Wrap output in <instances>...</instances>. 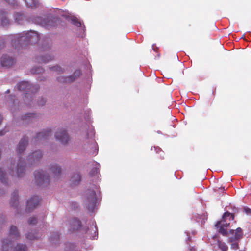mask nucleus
<instances>
[{
  "label": "nucleus",
  "instance_id": "obj_19",
  "mask_svg": "<svg viewBox=\"0 0 251 251\" xmlns=\"http://www.w3.org/2000/svg\"><path fill=\"white\" fill-rule=\"evenodd\" d=\"M57 80L60 83H71L75 80V78L73 76H70L69 77L61 76L57 78Z\"/></svg>",
  "mask_w": 251,
  "mask_h": 251
},
{
  "label": "nucleus",
  "instance_id": "obj_46",
  "mask_svg": "<svg viewBox=\"0 0 251 251\" xmlns=\"http://www.w3.org/2000/svg\"><path fill=\"white\" fill-rule=\"evenodd\" d=\"M51 241H53V242H54V240L52 239V237H51Z\"/></svg>",
  "mask_w": 251,
  "mask_h": 251
},
{
  "label": "nucleus",
  "instance_id": "obj_31",
  "mask_svg": "<svg viewBox=\"0 0 251 251\" xmlns=\"http://www.w3.org/2000/svg\"><path fill=\"white\" fill-rule=\"evenodd\" d=\"M50 69L53 70L58 73H63V70L62 68L59 66H55L50 68Z\"/></svg>",
  "mask_w": 251,
  "mask_h": 251
},
{
  "label": "nucleus",
  "instance_id": "obj_48",
  "mask_svg": "<svg viewBox=\"0 0 251 251\" xmlns=\"http://www.w3.org/2000/svg\"><path fill=\"white\" fill-rule=\"evenodd\" d=\"M158 151H160V150H161V149H160V148H158Z\"/></svg>",
  "mask_w": 251,
  "mask_h": 251
},
{
  "label": "nucleus",
  "instance_id": "obj_36",
  "mask_svg": "<svg viewBox=\"0 0 251 251\" xmlns=\"http://www.w3.org/2000/svg\"><path fill=\"white\" fill-rule=\"evenodd\" d=\"M231 244V248L234 250H237L239 249V245L238 242L235 241L232 242Z\"/></svg>",
  "mask_w": 251,
  "mask_h": 251
},
{
  "label": "nucleus",
  "instance_id": "obj_26",
  "mask_svg": "<svg viewBox=\"0 0 251 251\" xmlns=\"http://www.w3.org/2000/svg\"><path fill=\"white\" fill-rule=\"evenodd\" d=\"M27 247L25 244H19L15 247L13 251H26Z\"/></svg>",
  "mask_w": 251,
  "mask_h": 251
},
{
  "label": "nucleus",
  "instance_id": "obj_9",
  "mask_svg": "<svg viewBox=\"0 0 251 251\" xmlns=\"http://www.w3.org/2000/svg\"><path fill=\"white\" fill-rule=\"evenodd\" d=\"M51 135V131L50 129L44 130L43 132L38 133L36 136L34 138V141L38 142L39 141L45 140L48 138L49 136Z\"/></svg>",
  "mask_w": 251,
  "mask_h": 251
},
{
  "label": "nucleus",
  "instance_id": "obj_41",
  "mask_svg": "<svg viewBox=\"0 0 251 251\" xmlns=\"http://www.w3.org/2000/svg\"><path fill=\"white\" fill-rule=\"evenodd\" d=\"M190 251H196V248L194 247H190Z\"/></svg>",
  "mask_w": 251,
  "mask_h": 251
},
{
  "label": "nucleus",
  "instance_id": "obj_23",
  "mask_svg": "<svg viewBox=\"0 0 251 251\" xmlns=\"http://www.w3.org/2000/svg\"><path fill=\"white\" fill-rule=\"evenodd\" d=\"M35 231H34V233H33L32 232H29V233H27L26 234V238L27 239L32 240L37 239L39 238L42 235V234H39V233H36V235H35Z\"/></svg>",
  "mask_w": 251,
  "mask_h": 251
},
{
  "label": "nucleus",
  "instance_id": "obj_17",
  "mask_svg": "<svg viewBox=\"0 0 251 251\" xmlns=\"http://www.w3.org/2000/svg\"><path fill=\"white\" fill-rule=\"evenodd\" d=\"M81 180V176L78 173H75L71 176L70 181L72 185H77Z\"/></svg>",
  "mask_w": 251,
  "mask_h": 251
},
{
  "label": "nucleus",
  "instance_id": "obj_4",
  "mask_svg": "<svg viewBox=\"0 0 251 251\" xmlns=\"http://www.w3.org/2000/svg\"><path fill=\"white\" fill-rule=\"evenodd\" d=\"M35 179L38 185H43L48 184L49 178L50 176L45 175L43 170L35 171L34 173Z\"/></svg>",
  "mask_w": 251,
  "mask_h": 251
},
{
  "label": "nucleus",
  "instance_id": "obj_25",
  "mask_svg": "<svg viewBox=\"0 0 251 251\" xmlns=\"http://www.w3.org/2000/svg\"><path fill=\"white\" fill-rule=\"evenodd\" d=\"M37 117V115L36 114L34 113H28L25 115L23 118V120L24 121H30L33 120L34 119L36 118Z\"/></svg>",
  "mask_w": 251,
  "mask_h": 251
},
{
  "label": "nucleus",
  "instance_id": "obj_14",
  "mask_svg": "<svg viewBox=\"0 0 251 251\" xmlns=\"http://www.w3.org/2000/svg\"><path fill=\"white\" fill-rule=\"evenodd\" d=\"M14 62L13 58L7 55L3 56L1 58V64L2 66L9 67L13 65Z\"/></svg>",
  "mask_w": 251,
  "mask_h": 251
},
{
  "label": "nucleus",
  "instance_id": "obj_39",
  "mask_svg": "<svg viewBox=\"0 0 251 251\" xmlns=\"http://www.w3.org/2000/svg\"><path fill=\"white\" fill-rule=\"evenodd\" d=\"M5 1L11 5H14L15 3V0H5Z\"/></svg>",
  "mask_w": 251,
  "mask_h": 251
},
{
  "label": "nucleus",
  "instance_id": "obj_13",
  "mask_svg": "<svg viewBox=\"0 0 251 251\" xmlns=\"http://www.w3.org/2000/svg\"><path fill=\"white\" fill-rule=\"evenodd\" d=\"M28 143V138L24 137L20 140L17 147V151L20 154L24 152Z\"/></svg>",
  "mask_w": 251,
  "mask_h": 251
},
{
  "label": "nucleus",
  "instance_id": "obj_15",
  "mask_svg": "<svg viewBox=\"0 0 251 251\" xmlns=\"http://www.w3.org/2000/svg\"><path fill=\"white\" fill-rule=\"evenodd\" d=\"M25 170V162L19 159V162L17 164L16 168V174L18 177H21L23 176V174Z\"/></svg>",
  "mask_w": 251,
  "mask_h": 251
},
{
  "label": "nucleus",
  "instance_id": "obj_18",
  "mask_svg": "<svg viewBox=\"0 0 251 251\" xmlns=\"http://www.w3.org/2000/svg\"><path fill=\"white\" fill-rule=\"evenodd\" d=\"M12 245V242L11 240L6 239L2 241V247L3 251H8L10 247Z\"/></svg>",
  "mask_w": 251,
  "mask_h": 251
},
{
  "label": "nucleus",
  "instance_id": "obj_43",
  "mask_svg": "<svg viewBox=\"0 0 251 251\" xmlns=\"http://www.w3.org/2000/svg\"><path fill=\"white\" fill-rule=\"evenodd\" d=\"M6 132H4L3 130L0 131V136H2Z\"/></svg>",
  "mask_w": 251,
  "mask_h": 251
},
{
  "label": "nucleus",
  "instance_id": "obj_37",
  "mask_svg": "<svg viewBox=\"0 0 251 251\" xmlns=\"http://www.w3.org/2000/svg\"><path fill=\"white\" fill-rule=\"evenodd\" d=\"M46 100L44 98H42L38 102V105L40 106H43L46 103Z\"/></svg>",
  "mask_w": 251,
  "mask_h": 251
},
{
  "label": "nucleus",
  "instance_id": "obj_11",
  "mask_svg": "<svg viewBox=\"0 0 251 251\" xmlns=\"http://www.w3.org/2000/svg\"><path fill=\"white\" fill-rule=\"evenodd\" d=\"M81 221L76 218H73L70 222V230L74 232L78 230L81 226Z\"/></svg>",
  "mask_w": 251,
  "mask_h": 251
},
{
  "label": "nucleus",
  "instance_id": "obj_40",
  "mask_svg": "<svg viewBox=\"0 0 251 251\" xmlns=\"http://www.w3.org/2000/svg\"><path fill=\"white\" fill-rule=\"evenodd\" d=\"M20 16L21 17V18H20V19H21V20H22L23 16H22L21 14H20V15L19 14H17L16 15L15 19L17 20V19H18V16Z\"/></svg>",
  "mask_w": 251,
  "mask_h": 251
},
{
  "label": "nucleus",
  "instance_id": "obj_47",
  "mask_svg": "<svg viewBox=\"0 0 251 251\" xmlns=\"http://www.w3.org/2000/svg\"><path fill=\"white\" fill-rule=\"evenodd\" d=\"M7 93H9V90H8L7 91Z\"/></svg>",
  "mask_w": 251,
  "mask_h": 251
},
{
  "label": "nucleus",
  "instance_id": "obj_12",
  "mask_svg": "<svg viewBox=\"0 0 251 251\" xmlns=\"http://www.w3.org/2000/svg\"><path fill=\"white\" fill-rule=\"evenodd\" d=\"M61 172V168L56 164L52 165L49 169V173L54 178L58 177Z\"/></svg>",
  "mask_w": 251,
  "mask_h": 251
},
{
  "label": "nucleus",
  "instance_id": "obj_32",
  "mask_svg": "<svg viewBox=\"0 0 251 251\" xmlns=\"http://www.w3.org/2000/svg\"><path fill=\"white\" fill-rule=\"evenodd\" d=\"M29 225H35L37 222V218L36 217H30L28 221Z\"/></svg>",
  "mask_w": 251,
  "mask_h": 251
},
{
  "label": "nucleus",
  "instance_id": "obj_42",
  "mask_svg": "<svg viewBox=\"0 0 251 251\" xmlns=\"http://www.w3.org/2000/svg\"><path fill=\"white\" fill-rule=\"evenodd\" d=\"M55 239H56V241H57L59 240V235L57 234L56 235H55Z\"/></svg>",
  "mask_w": 251,
  "mask_h": 251
},
{
  "label": "nucleus",
  "instance_id": "obj_27",
  "mask_svg": "<svg viewBox=\"0 0 251 251\" xmlns=\"http://www.w3.org/2000/svg\"><path fill=\"white\" fill-rule=\"evenodd\" d=\"M218 245L219 249L221 250L222 251H227L228 250V247L226 244L220 240L218 241Z\"/></svg>",
  "mask_w": 251,
  "mask_h": 251
},
{
  "label": "nucleus",
  "instance_id": "obj_34",
  "mask_svg": "<svg viewBox=\"0 0 251 251\" xmlns=\"http://www.w3.org/2000/svg\"><path fill=\"white\" fill-rule=\"evenodd\" d=\"M9 21L7 17H4L3 16L1 19V24L3 26H6L9 24Z\"/></svg>",
  "mask_w": 251,
  "mask_h": 251
},
{
  "label": "nucleus",
  "instance_id": "obj_1",
  "mask_svg": "<svg viewBox=\"0 0 251 251\" xmlns=\"http://www.w3.org/2000/svg\"><path fill=\"white\" fill-rule=\"evenodd\" d=\"M12 38L13 46L15 48L25 47L29 43L35 44L39 39V35L36 32L29 31L24 32L13 36Z\"/></svg>",
  "mask_w": 251,
  "mask_h": 251
},
{
  "label": "nucleus",
  "instance_id": "obj_2",
  "mask_svg": "<svg viewBox=\"0 0 251 251\" xmlns=\"http://www.w3.org/2000/svg\"><path fill=\"white\" fill-rule=\"evenodd\" d=\"M18 89L20 91H24L25 92V95L24 97V101L26 104L31 105V102H32V97L31 94L28 93V92L32 91L33 93V90H37L38 88L36 86H31L27 81H23L19 83L18 86Z\"/></svg>",
  "mask_w": 251,
  "mask_h": 251
},
{
  "label": "nucleus",
  "instance_id": "obj_44",
  "mask_svg": "<svg viewBox=\"0 0 251 251\" xmlns=\"http://www.w3.org/2000/svg\"><path fill=\"white\" fill-rule=\"evenodd\" d=\"M230 233L233 234V233H234V231L233 230H231L230 231Z\"/></svg>",
  "mask_w": 251,
  "mask_h": 251
},
{
  "label": "nucleus",
  "instance_id": "obj_35",
  "mask_svg": "<svg viewBox=\"0 0 251 251\" xmlns=\"http://www.w3.org/2000/svg\"><path fill=\"white\" fill-rule=\"evenodd\" d=\"M81 75V72L80 70H76L75 72L74 73V74L72 75L71 76H73L75 78V79L76 78H77L78 77L80 76Z\"/></svg>",
  "mask_w": 251,
  "mask_h": 251
},
{
  "label": "nucleus",
  "instance_id": "obj_3",
  "mask_svg": "<svg viewBox=\"0 0 251 251\" xmlns=\"http://www.w3.org/2000/svg\"><path fill=\"white\" fill-rule=\"evenodd\" d=\"M95 186L92 189H88L86 192V198L85 204L90 211L93 212L97 206L96 194L94 190Z\"/></svg>",
  "mask_w": 251,
  "mask_h": 251
},
{
  "label": "nucleus",
  "instance_id": "obj_45",
  "mask_svg": "<svg viewBox=\"0 0 251 251\" xmlns=\"http://www.w3.org/2000/svg\"><path fill=\"white\" fill-rule=\"evenodd\" d=\"M92 145H93V146H95V143L93 142V140H92Z\"/></svg>",
  "mask_w": 251,
  "mask_h": 251
},
{
  "label": "nucleus",
  "instance_id": "obj_6",
  "mask_svg": "<svg viewBox=\"0 0 251 251\" xmlns=\"http://www.w3.org/2000/svg\"><path fill=\"white\" fill-rule=\"evenodd\" d=\"M55 138L62 144H66L69 141V137L66 131L64 129H60L56 132Z\"/></svg>",
  "mask_w": 251,
  "mask_h": 251
},
{
  "label": "nucleus",
  "instance_id": "obj_21",
  "mask_svg": "<svg viewBox=\"0 0 251 251\" xmlns=\"http://www.w3.org/2000/svg\"><path fill=\"white\" fill-rule=\"evenodd\" d=\"M9 235L13 236V238H18L20 237L18 229L16 226H12L10 227L9 230Z\"/></svg>",
  "mask_w": 251,
  "mask_h": 251
},
{
  "label": "nucleus",
  "instance_id": "obj_8",
  "mask_svg": "<svg viewBox=\"0 0 251 251\" xmlns=\"http://www.w3.org/2000/svg\"><path fill=\"white\" fill-rule=\"evenodd\" d=\"M60 20L58 18L55 17L47 18L41 21L40 24L46 28L51 26H55L57 23H59Z\"/></svg>",
  "mask_w": 251,
  "mask_h": 251
},
{
  "label": "nucleus",
  "instance_id": "obj_28",
  "mask_svg": "<svg viewBox=\"0 0 251 251\" xmlns=\"http://www.w3.org/2000/svg\"><path fill=\"white\" fill-rule=\"evenodd\" d=\"M0 181L3 184H6L7 183L6 178L4 173L0 168Z\"/></svg>",
  "mask_w": 251,
  "mask_h": 251
},
{
  "label": "nucleus",
  "instance_id": "obj_22",
  "mask_svg": "<svg viewBox=\"0 0 251 251\" xmlns=\"http://www.w3.org/2000/svg\"><path fill=\"white\" fill-rule=\"evenodd\" d=\"M53 59L52 56L50 55L47 54L45 56H41L39 58H37V61L39 63H48L50 60H52Z\"/></svg>",
  "mask_w": 251,
  "mask_h": 251
},
{
  "label": "nucleus",
  "instance_id": "obj_38",
  "mask_svg": "<svg viewBox=\"0 0 251 251\" xmlns=\"http://www.w3.org/2000/svg\"><path fill=\"white\" fill-rule=\"evenodd\" d=\"M98 171V169L97 168H96V167L92 169L91 172L90 173V174L91 176H93L95 174H97Z\"/></svg>",
  "mask_w": 251,
  "mask_h": 251
},
{
  "label": "nucleus",
  "instance_id": "obj_24",
  "mask_svg": "<svg viewBox=\"0 0 251 251\" xmlns=\"http://www.w3.org/2000/svg\"><path fill=\"white\" fill-rule=\"evenodd\" d=\"M26 5L31 8L37 7L38 5V2L36 0H24Z\"/></svg>",
  "mask_w": 251,
  "mask_h": 251
},
{
  "label": "nucleus",
  "instance_id": "obj_10",
  "mask_svg": "<svg viewBox=\"0 0 251 251\" xmlns=\"http://www.w3.org/2000/svg\"><path fill=\"white\" fill-rule=\"evenodd\" d=\"M43 155L40 151H36L33 152L28 157V160L31 162V164H34L38 163L39 160L42 157Z\"/></svg>",
  "mask_w": 251,
  "mask_h": 251
},
{
  "label": "nucleus",
  "instance_id": "obj_5",
  "mask_svg": "<svg viewBox=\"0 0 251 251\" xmlns=\"http://www.w3.org/2000/svg\"><path fill=\"white\" fill-rule=\"evenodd\" d=\"M228 217L229 218V221H231L234 219V215L229 212H225L223 215L222 219L217 222L215 225V227L216 228H218L220 225L223 226L225 228L228 227L230 225V222H226V220Z\"/></svg>",
  "mask_w": 251,
  "mask_h": 251
},
{
  "label": "nucleus",
  "instance_id": "obj_33",
  "mask_svg": "<svg viewBox=\"0 0 251 251\" xmlns=\"http://www.w3.org/2000/svg\"><path fill=\"white\" fill-rule=\"evenodd\" d=\"M43 71L42 68L39 67L37 68H33L31 69V72L32 74H40Z\"/></svg>",
  "mask_w": 251,
  "mask_h": 251
},
{
  "label": "nucleus",
  "instance_id": "obj_30",
  "mask_svg": "<svg viewBox=\"0 0 251 251\" xmlns=\"http://www.w3.org/2000/svg\"><path fill=\"white\" fill-rule=\"evenodd\" d=\"M72 23L73 24L77 27H80L81 26V22L76 17H74L72 19Z\"/></svg>",
  "mask_w": 251,
  "mask_h": 251
},
{
  "label": "nucleus",
  "instance_id": "obj_16",
  "mask_svg": "<svg viewBox=\"0 0 251 251\" xmlns=\"http://www.w3.org/2000/svg\"><path fill=\"white\" fill-rule=\"evenodd\" d=\"M243 236V231L241 228H237L235 232V235L234 236L231 237L229 238V242H233L234 241H236L239 239H240L241 238H242Z\"/></svg>",
  "mask_w": 251,
  "mask_h": 251
},
{
  "label": "nucleus",
  "instance_id": "obj_29",
  "mask_svg": "<svg viewBox=\"0 0 251 251\" xmlns=\"http://www.w3.org/2000/svg\"><path fill=\"white\" fill-rule=\"evenodd\" d=\"M225 227L223 226L220 225L219 227L218 228H219V232L221 233L223 236H227V231L226 229L225 228Z\"/></svg>",
  "mask_w": 251,
  "mask_h": 251
},
{
  "label": "nucleus",
  "instance_id": "obj_7",
  "mask_svg": "<svg viewBox=\"0 0 251 251\" xmlns=\"http://www.w3.org/2000/svg\"><path fill=\"white\" fill-rule=\"evenodd\" d=\"M40 199L38 196L31 197L27 202L26 209L28 212H31L39 204Z\"/></svg>",
  "mask_w": 251,
  "mask_h": 251
},
{
  "label": "nucleus",
  "instance_id": "obj_20",
  "mask_svg": "<svg viewBox=\"0 0 251 251\" xmlns=\"http://www.w3.org/2000/svg\"><path fill=\"white\" fill-rule=\"evenodd\" d=\"M18 203V196L17 191H15L12 194L10 205L12 207H15L17 205Z\"/></svg>",
  "mask_w": 251,
  "mask_h": 251
}]
</instances>
